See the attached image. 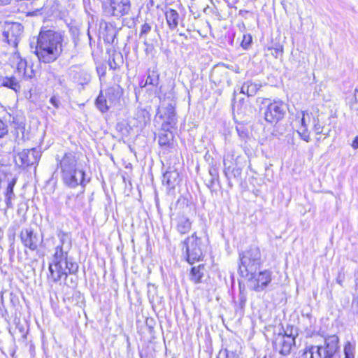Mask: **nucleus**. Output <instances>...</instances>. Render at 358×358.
Returning <instances> with one entry per match:
<instances>
[{
  "label": "nucleus",
  "mask_w": 358,
  "mask_h": 358,
  "mask_svg": "<svg viewBox=\"0 0 358 358\" xmlns=\"http://www.w3.org/2000/svg\"><path fill=\"white\" fill-rule=\"evenodd\" d=\"M165 104L164 101L162 103V108H164V105Z\"/></svg>",
  "instance_id": "nucleus-54"
},
{
  "label": "nucleus",
  "mask_w": 358,
  "mask_h": 358,
  "mask_svg": "<svg viewBox=\"0 0 358 358\" xmlns=\"http://www.w3.org/2000/svg\"><path fill=\"white\" fill-rule=\"evenodd\" d=\"M20 237L24 247L28 248L31 251H34L37 249L39 238L37 234L34 233L31 228L22 229Z\"/></svg>",
  "instance_id": "nucleus-15"
},
{
  "label": "nucleus",
  "mask_w": 358,
  "mask_h": 358,
  "mask_svg": "<svg viewBox=\"0 0 358 358\" xmlns=\"http://www.w3.org/2000/svg\"><path fill=\"white\" fill-rule=\"evenodd\" d=\"M10 1V0H0V4L7 5Z\"/></svg>",
  "instance_id": "nucleus-47"
},
{
  "label": "nucleus",
  "mask_w": 358,
  "mask_h": 358,
  "mask_svg": "<svg viewBox=\"0 0 358 358\" xmlns=\"http://www.w3.org/2000/svg\"><path fill=\"white\" fill-rule=\"evenodd\" d=\"M297 335L296 329H294L292 326H287L283 333H279L275 336L273 342L275 350L282 355H289L295 345V338Z\"/></svg>",
  "instance_id": "nucleus-6"
},
{
  "label": "nucleus",
  "mask_w": 358,
  "mask_h": 358,
  "mask_svg": "<svg viewBox=\"0 0 358 358\" xmlns=\"http://www.w3.org/2000/svg\"><path fill=\"white\" fill-rule=\"evenodd\" d=\"M313 129L315 131V134H324L326 136H329V133L324 132V126L322 125L320 122L318 117H315L313 116V119L312 121Z\"/></svg>",
  "instance_id": "nucleus-31"
},
{
  "label": "nucleus",
  "mask_w": 358,
  "mask_h": 358,
  "mask_svg": "<svg viewBox=\"0 0 358 358\" xmlns=\"http://www.w3.org/2000/svg\"><path fill=\"white\" fill-rule=\"evenodd\" d=\"M268 50H271V54L275 57L278 58L282 56L283 52V47L282 45L278 44L275 47L268 48Z\"/></svg>",
  "instance_id": "nucleus-35"
},
{
  "label": "nucleus",
  "mask_w": 358,
  "mask_h": 358,
  "mask_svg": "<svg viewBox=\"0 0 358 358\" xmlns=\"http://www.w3.org/2000/svg\"><path fill=\"white\" fill-rule=\"evenodd\" d=\"M179 182V173L176 170H168L163 175L162 183L168 188L173 189Z\"/></svg>",
  "instance_id": "nucleus-17"
},
{
  "label": "nucleus",
  "mask_w": 358,
  "mask_h": 358,
  "mask_svg": "<svg viewBox=\"0 0 358 358\" xmlns=\"http://www.w3.org/2000/svg\"><path fill=\"white\" fill-rule=\"evenodd\" d=\"M205 265L199 264L196 266H192L189 271V278L194 284H199L202 282V279L204 276Z\"/></svg>",
  "instance_id": "nucleus-18"
},
{
  "label": "nucleus",
  "mask_w": 358,
  "mask_h": 358,
  "mask_svg": "<svg viewBox=\"0 0 358 358\" xmlns=\"http://www.w3.org/2000/svg\"><path fill=\"white\" fill-rule=\"evenodd\" d=\"M355 345L350 342H347L344 346L345 358H355ZM339 358L341 356L339 355Z\"/></svg>",
  "instance_id": "nucleus-32"
},
{
  "label": "nucleus",
  "mask_w": 358,
  "mask_h": 358,
  "mask_svg": "<svg viewBox=\"0 0 358 358\" xmlns=\"http://www.w3.org/2000/svg\"><path fill=\"white\" fill-rule=\"evenodd\" d=\"M241 159V157H237L234 159V155L230 153H227L224 156V172L227 177H228L229 173H231L234 177L241 176L243 169Z\"/></svg>",
  "instance_id": "nucleus-14"
},
{
  "label": "nucleus",
  "mask_w": 358,
  "mask_h": 358,
  "mask_svg": "<svg viewBox=\"0 0 358 358\" xmlns=\"http://www.w3.org/2000/svg\"><path fill=\"white\" fill-rule=\"evenodd\" d=\"M64 36L53 29L42 28L37 38L34 52L38 59L44 63L57 60L62 52Z\"/></svg>",
  "instance_id": "nucleus-3"
},
{
  "label": "nucleus",
  "mask_w": 358,
  "mask_h": 358,
  "mask_svg": "<svg viewBox=\"0 0 358 358\" xmlns=\"http://www.w3.org/2000/svg\"><path fill=\"white\" fill-rule=\"evenodd\" d=\"M166 20L170 29L174 30L178 25L179 14L176 10L169 8L165 13Z\"/></svg>",
  "instance_id": "nucleus-21"
},
{
  "label": "nucleus",
  "mask_w": 358,
  "mask_h": 358,
  "mask_svg": "<svg viewBox=\"0 0 358 358\" xmlns=\"http://www.w3.org/2000/svg\"><path fill=\"white\" fill-rule=\"evenodd\" d=\"M247 301L246 293L244 289H242L240 287V292L238 294V305L241 308H243L245 306V303Z\"/></svg>",
  "instance_id": "nucleus-36"
},
{
  "label": "nucleus",
  "mask_w": 358,
  "mask_h": 358,
  "mask_svg": "<svg viewBox=\"0 0 358 358\" xmlns=\"http://www.w3.org/2000/svg\"><path fill=\"white\" fill-rule=\"evenodd\" d=\"M150 286H151V285H150V284H148V288H149ZM152 287L155 289V286H154V285H152Z\"/></svg>",
  "instance_id": "nucleus-50"
},
{
  "label": "nucleus",
  "mask_w": 358,
  "mask_h": 358,
  "mask_svg": "<svg viewBox=\"0 0 358 358\" xmlns=\"http://www.w3.org/2000/svg\"><path fill=\"white\" fill-rule=\"evenodd\" d=\"M96 105L101 112L105 113L112 104L109 103L108 99H106L103 94H100L96 98Z\"/></svg>",
  "instance_id": "nucleus-28"
},
{
  "label": "nucleus",
  "mask_w": 358,
  "mask_h": 358,
  "mask_svg": "<svg viewBox=\"0 0 358 358\" xmlns=\"http://www.w3.org/2000/svg\"><path fill=\"white\" fill-rule=\"evenodd\" d=\"M152 31V25L149 23L145 22L141 27V30L139 32V38L143 41L148 39V35L150 34Z\"/></svg>",
  "instance_id": "nucleus-30"
},
{
  "label": "nucleus",
  "mask_w": 358,
  "mask_h": 358,
  "mask_svg": "<svg viewBox=\"0 0 358 358\" xmlns=\"http://www.w3.org/2000/svg\"><path fill=\"white\" fill-rule=\"evenodd\" d=\"M16 180L13 179L8 184V186L5 192V201L8 208H13L12 200L15 199V195L13 192V188L15 185Z\"/></svg>",
  "instance_id": "nucleus-25"
},
{
  "label": "nucleus",
  "mask_w": 358,
  "mask_h": 358,
  "mask_svg": "<svg viewBox=\"0 0 358 358\" xmlns=\"http://www.w3.org/2000/svg\"><path fill=\"white\" fill-rule=\"evenodd\" d=\"M209 173L211 176V180L213 181L214 180L218 178V171L215 167H210L209 169Z\"/></svg>",
  "instance_id": "nucleus-43"
},
{
  "label": "nucleus",
  "mask_w": 358,
  "mask_h": 358,
  "mask_svg": "<svg viewBox=\"0 0 358 358\" xmlns=\"http://www.w3.org/2000/svg\"><path fill=\"white\" fill-rule=\"evenodd\" d=\"M259 90V86L252 81L248 80L240 87V93L246 94L248 96L255 95Z\"/></svg>",
  "instance_id": "nucleus-24"
},
{
  "label": "nucleus",
  "mask_w": 358,
  "mask_h": 358,
  "mask_svg": "<svg viewBox=\"0 0 358 358\" xmlns=\"http://www.w3.org/2000/svg\"><path fill=\"white\" fill-rule=\"evenodd\" d=\"M159 81V74L157 70H149L145 84L152 86H157Z\"/></svg>",
  "instance_id": "nucleus-29"
},
{
  "label": "nucleus",
  "mask_w": 358,
  "mask_h": 358,
  "mask_svg": "<svg viewBox=\"0 0 358 358\" xmlns=\"http://www.w3.org/2000/svg\"><path fill=\"white\" fill-rule=\"evenodd\" d=\"M17 73L25 79H31L34 72L31 66H28L26 60L20 59L17 64Z\"/></svg>",
  "instance_id": "nucleus-19"
},
{
  "label": "nucleus",
  "mask_w": 358,
  "mask_h": 358,
  "mask_svg": "<svg viewBox=\"0 0 358 358\" xmlns=\"http://www.w3.org/2000/svg\"><path fill=\"white\" fill-rule=\"evenodd\" d=\"M345 280V274L343 273V269L341 268V271L338 272L337 278H336V282L340 285H343V282Z\"/></svg>",
  "instance_id": "nucleus-42"
},
{
  "label": "nucleus",
  "mask_w": 358,
  "mask_h": 358,
  "mask_svg": "<svg viewBox=\"0 0 358 358\" xmlns=\"http://www.w3.org/2000/svg\"><path fill=\"white\" fill-rule=\"evenodd\" d=\"M41 157V153L36 148L23 150L15 156V161L17 166L28 167L37 164Z\"/></svg>",
  "instance_id": "nucleus-13"
},
{
  "label": "nucleus",
  "mask_w": 358,
  "mask_h": 358,
  "mask_svg": "<svg viewBox=\"0 0 358 358\" xmlns=\"http://www.w3.org/2000/svg\"><path fill=\"white\" fill-rule=\"evenodd\" d=\"M184 245H185L186 259L189 264H193L195 262L202 259L204 245L196 233L187 237L184 241Z\"/></svg>",
  "instance_id": "nucleus-8"
},
{
  "label": "nucleus",
  "mask_w": 358,
  "mask_h": 358,
  "mask_svg": "<svg viewBox=\"0 0 358 358\" xmlns=\"http://www.w3.org/2000/svg\"><path fill=\"white\" fill-rule=\"evenodd\" d=\"M11 149H12V150H13V152H15V146H13V147L10 148V150Z\"/></svg>",
  "instance_id": "nucleus-49"
},
{
  "label": "nucleus",
  "mask_w": 358,
  "mask_h": 358,
  "mask_svg": "<svg viewBox=\"0 0 358 358\" xmlns=\"http://www.w3.org/2000/svg\"><path fill=\"white\" fill-rule=\"evenodd\" d=\"M350 107L352 110H358V90L354 91L353 95L349 101Z\"/></svg>",
  "instance_id": "nucleus-33"
},
{
  "label": "nucleus",
  "mask_w": 358,
  "mask_h": 358,
  "mask_svg": "<svg viewBox=\"0 0 358 358\" xmlns=\"http://www.w3.org/2000/svg\"><path fill=\"white\" fill-rule=\"evenodd\" d=\"M23 26L17 22H0V39L16 48L23 34Z\"/></svg>",
  "instance_id": "nucleus-7"
},
{
  "label": "nucleus",
  "mask_w": 358,
  "mask_h": 358,
  "mask_svg": "<svg viewBox=\"0 0 358 358\" xmlns=\"http://www.w3.org/2000/svg\"><path fill=\"white\" fill-rule=\"evenodd\" d=\"M163 115L166 118L165 124L163 125V127L164 128L166 127L173 128L177 122V118L175 111V103L172 102L168 103L166 106L164 107Z\"/></svg>",
  "instance_id": "nucleus-16"
},
{
  "label": "nucleus",
  "mask_w": 358,
  "mask_h": 358,
  "mask_svg": "<svg viewBox=\"0 0 358 358\" xmlns=\"http://www.w3.org/2000/svg\"><path fill=\"white\" fill-rule=\"evenodd\" d=\"M339 339L336 335L324 338L322 345H310L305 348V358H339Z\"/></svg>",
  "instance_id": "nucleus-4"
},
{
  "label": "nucleus",
  "mask_w": 358,
  "mask_h": 358,
  "mask_svg": "<svg viewBox=\"0 0 358 358\" xmlns=\"http://www.w3.org/2000/svg\"><path fill=\"white\" fill-rule=\"evenodd\" d=\"M56 159L64 184L71 189L80 186L84 191L90 179L85 178V171L78 154L73 151L66 152L61 158L57 156Z\"/></svg>",
  "instance_id": "nucleus-2"
},
{
  "label": "nucleus",
  "mask_w": 358,
  "mask_h": 358,
  "mask_svg": "<svg viewBox=\"0 0 358 358\" xmlns=\"http://www.w3.org/2000/svg\"><path fill=\"white\" fill-rule=\"evenodd\" d=\"M239 258L238 271L243 277H249L250 274H254L262 264L260 250L256 245H252L240 253Z\"/></svg>",
  "instance_id": "nucleus-5"
},
{
  "label": "nucleus",
  "mask_w": 358,
  "mask_h": 358,
  "mask_svg": "<svg viewBox=\"0 0 358 358\" xmlns=\"http://www.w3.org/2000/svg\"><path fill=\"white\" fill-rule=\"evenodd\" d=\"M50 103L55 108H59L61 104L59 98L57 96H52L50 99Z\"/></svg>",
  "instance_id": "nucleus-41"
},
{
  "label": "nucleus",
  "mask_w": 358,
  "mask_h": 358,
  "mask_svg": "<svg viewBox=\"0 0 358 358\" xmlns=\"http://www.w3.org/2000/svg\"><path fill=\"white\" fill-rule=\"evenodd\" d=\"M313 115L312 113L301 111L296 116L294 123L297 128L296 131L300 138L306 142L310 141L308 127L312 123Z\"/></svg>",
  "instance_id": "nucleus-11"
},
{
  "label": "nucleus",
  "mask_w": 358,
  "mask_h": 358,
  "mask_svg": "<svg viewBox=\"0 0 358 358\" xmlns=\"http://www.w3.org/2000/svg\"><path fill=\"white\" fill-rule=\"evenodd\" d=\"M8 129L6 123L0 120V139L8 135Z\"/></svg>",
  "instance_id": "nucleus-39"
},
{
  "label": "nucleus",
  "mask_w": 358,
  "mask_h": 358,
  "mask_svg": "<svg viewBox=\"0 0 358 358\" xmlns=\"http://www.w3.org/2000/svg\"><path fill=\"white\" fill-rule=\"evenodd\" d=\"M264 358H266V357H264Z\"/></svg>",
  "instance_id": "nucleus-55"
},
{
  "label": "nucleus",
  "mask_w": 358,
  "mask_h": 358,
  "mask_svg": "<svg viewBox=\"0 0 358 358\" xmlns=\"http://www.w3.org/2000/svg\"><path fill=\"white\" fill-rule=\"evenodd\" d=\"M113 66H114V64H111V63H110V68H114Z\"/></svg>",
  "instance_id": "nucleus-51"
},
{
  "label": "nucleus",
  "mask_w": 358,
  "mask_h": 358,
  "mask_svg": "<svg viewBox=\"0 0 358 358\" xmlns=\"http://www.w3.org/2000/svg\"><path fill=\"white\" fill-rule=\"evenodd\" d=\"M148 297L150 298V289L148 290Z\"/></svg>",
  "instance_id": "nucleus-53"
},
{
  "label": "nucleus",
  "mask_w": 358,
  "mask_h": 358,
  "mask_svg": "<svg viewBox=\"0 0 358 358\" xmlns=\"http://www.w3.org/2000/svg\"><path fill=\"white\" fill-rule=\"evenodd\" d=\"M12 123L15 128V131H13V135L15 136V139H23L25 130V124L24 122L22 120H17L15 117H13Z\"/></svg>",
  "instance_id": "nucleus-26"
},
{
  "label": "nucleus",
  "mask_w": 358,
  "mask_h": 358,
  "mask_svg": "<svg viewBox=\"0 0 358 358\" xmlns=\"http://www.w3.org/2000/svg\"><path fill=\"white\" fill-rule=\"evenodd\" d=\"M148 113L144 110H139L136 113L137 117L139 119V126L144 127L148 120L146 116Z\"/></svg>",
  "instance_id": "nucleus-34"
},
{
  "label": "nucleus",
  "mask_w": 358,
  "mask_h": 358,
  "mask_svg": "<svg viewBox=\"0 0 358 358\" xmlns=\"http://www.w3.org/2000/svg\"><path fill=\"white\" fill-rule=\"evenodd\" d=\"M252 43V37L250 34H244L243 35V40L241 41V46L245 48V49H247L251 44Z\"/></svg>",
  "instance_id": "nucleus-40"
},
{
  "label": "nucleus",
  "mask_w": 358,
  "mask_h": 358,
  "mask_svg": "<svg viewBox=\"0 0 358 358\" xmlns=\"http://www.w3.org/2000/svg\"><path fill=\"white\" fill-rule=\"evenodd\" d=\"M1 87H5L14 91L16 94L20 92L21 85L19 80L14 76H5L1 83Z\"/></svg>",
  "instance_id": "nucleus-20"
},
{
  "label": "nucleus",
  "mask_w": 358,
  "mask_h": 358,
  "mask_svg": "<svg viewBox=\"0 0 358 358\" xmlns=\"http://www.w3.org/2000/svg\"><path fill=\"white\" fill-rule=\"evenodd\" d=\"M4 306H3V294L0 293V316H4Z\"/></svg>",
  "instance_id": "nucleus-44"
},
{
  "label": "nucleus",
  "mask_w": 358,
  "mask_h": 358,
  "mask_svg": "<svg viewBox=\"0 0 358 358\" xmlns=\"http://www.w3.org/2000/svg\"><path fill=\"white\" fill-rule=\"evenodd\" d=\"M122 94V87L115 85L111 87H109L106 92L107 99H108V101L110 104H113L114 102L117 101L121 96Z\"/></svg>",
  "instance_id": "nucleus-23"
},
{
  "label": "nucleus",
  "mask_w": 358,
  "mask_h": 358,
  "mask_svg": "<svg viewBox=\"0 0 358 358\" xmlns=\"http://www.w3.org/2000/svg\"><path fill=\"white\" fill-rule=\"evenodd\" d=\"M285 114V106L280 101L267 104L264 111L265 120L269 123H276L283 118Z\"/></svg>",
  "instance_id": "nucleus-12"
},
{
  "label": "nucleus",
  "mask_w": 358,
  "mask_h": 358,
  "mask_svg": "<svg viewBox=\"0 0 358 358\" xmlns=\"http://www.w3.org/2000/svg\"><path fill=\"white\" fill-rule=\"evenodd\" d=\"M143 43L145 48V52L147 55H152L153 52L155 51V46L153 44L150 43L149 41V39L143 41Z\"/></svg>",
  "instance_id": "nucleus-37"
},
{
  "label": "nucleus",
  "mask_w": 358,
  "mask_h": 358,
  "mask_svg": "<svg viewBox=\"0 0 358 358\" xmlns=\"http://www.w3.org/2000/svg\"><path fill=\"white\" fill-rule=\"evenodd\" d=\"M351 146L354 149H358V135L353 140V141H352V143L351 144Z\"/></svg>",
  "instance_id": "nucleus-45"
},
{
  "label": "nucleus",
  "mask_w": 358,
  "mask_h": 358,
  "mask_svg": "<svg viewBox=\"0 0 358 358\" xmlns=\"http://www.w3.org/2000/svg\"><path fill=\"white\" fill-rule=\"evenodd\" d=\"M236 131L238 133V136L241 139L242 141L246 142L248 138V131L244 129L243 127H236Z\"/></svg>",
  "instance_id": "nucleus-38"
},
{
  "label": "nucleus",
  "mask_w": 358,
  "mask_h": 358,
  "mask_svg": "<svg viewBox=\"0 0 358 358\" xmlns=\"http://www.w3.org/2000/svg\"><path fill=\"white\" fill-rule=\"evenodd\" d=\"M271 275L272 272L269 270H264L258 273L254 272V274H250L248 278L249 288L257 292L264 291L271 282Z\"/></svg>",
  "instance_id": "nucleus-10"
},
{
  "label": "nucleus",
  "mask_w": 358,
  "mask_h": 358,
  "mask_svg": "<svg viewBox=\"0 0 358 358\" xmlns=\"http://www.w3.org/2000/svg\"><path fill=\"white\" fill-rule=\"evenodd\" d=\"M106 16L119 18L128 15L131 10L129 0H107L102 5Z\"/></svg>",
  "instance_id": "nucleus-9"
},
{
  "label": "nucleus",
  "mask_w": 358,
  "mask_h": 358,
  "mask_svg": "<svg viewBox=\"0 0 358 358\" xmlns=\"http://www.w3.org/2000/svg\"><path fill=\"white\" fill-rule=\"evenodd\" d=\"M169 127L167 129H164L163 131L159 133L158 138V143L160 146H169L173 138V135L171 131H169Z\"/></svg>",
  "instance_id": "nucleus-27"
},
{
  "label": "nucleus",
  "mask_w": 358,
  "mask_h": 358,
  "mask_svg": "<svg viewBox=\"0 0 358 358\" xmlns=\"http://www.w3.org/2000/svg\"><path fill=\"white\" fill-rule=\"evenodd\" d=\"M84 76H85V83H88L90 80V77L89 75H87V73H84Z\"/></svg>",
  "instance_id": "nucleus-46"
},
{
  "label": "nucleus",
  "mask_w": 358,
  "mask_h": 358,
  "mask_svg": "<svg viewBox=\"0 0 358 358\" xmlns=\"http://www.w3.org/2000/svg\"><path fill=\"white\" fill-rule=\"evenodd\" d=\"M59 243L55 248V252L49 262L48 278L52 282H57L62 279L65 280V285L69 287H75L76 280L71 278L68 281V275H75L78 271V265L73 262V258L69 253L72 248V238L69 233L59 231L57 234Z\"/></svg>",
  "instance_id": "nucleus-1"
},
{
  "label": "nucleus",
  "mask_w": 358,
  "mask_h": 358,
  "mask_svg": "<svg viewBox=\"0 0 358 358\" xmlns=\"http://www.w3.org/2000/svg\"><path fill=\"white\" fill-rule=\"evenodd\" d=\"M113 66H114V64H111V63H110V68H114Z\"/></svg>",
  "instance_id": "nucleus-52"
},
{
  "label": "nucleus",
  "mask_w": 358,
  "mask_h": 358,
  "mask_svg": "<svg viewBox=\"0 0 358 358\" xmlns=\"http://www.w3.org/2000/svg\"><path fill=\"white\" fill-rule=\"evenodd\" d=\"M192 227V222L189 219L184 215L180 216L177 220V231L180 234H185L189 231Z\"/></svg>",
  "instance_id": "nucleus-22"
},
{
  "label": "nucleus",
  "mask_w": 358,
  "mask_h": 358,
  "mask_svg": "<svg viewBox=\"0 0 358 358\" xmlns=\"http://www.w3.org/2000/svg\"><path fill=\"white\" fill-rule=\"evenodd\" d=\"M87 36H88V38H89V40H90V44L91 45L92 37H91L89 31L87 33Z\"/></svg>",
  "instance_id": "nucleus-48"
}]
</instances>
